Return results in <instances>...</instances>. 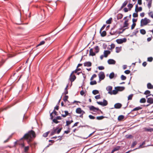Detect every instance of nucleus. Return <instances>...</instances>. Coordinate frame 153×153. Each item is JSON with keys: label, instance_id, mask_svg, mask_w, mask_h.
<instances>
[{"label": "nucleus", "instance_id": "bb28decb", "mask_svg": "<svg viewBox=\"0 0 153 153\" xmlns=\"http://www.w3.org/2000/svg\"><path fill=\"white\" fill-rule=\"evenodd\" d=\"M139 31L137 30V29H136L132 33V35L131 36H132L134 35H136V34Z\"/></svg>", "mask_w": 153, "mask_h": 153}, {"label": "nucleus", "instance_id": "774afa93", "mask_svg": "<svg viewBox=\"0 0 153 153\" xmlns=\"http://www.w3.org/2000/svg\"><path fill=\"white\" fill-rule=\"evenodd\" d=\"M66 125H65V126H69L71 123H70V121L67 120L66 121Z\"/></svg>", "mask_w": 153, "mask_h": 153}, {"label": "nucleus", "instance_id": "a211bd4d", "mask_svg": "<svg viewBox=\"0 0 153 153\" xmlns=\"http://www.w3.org/2000/svg\"><path fill=\"white\" fill-rule=\"evenodd\" d=\"M95 55V53L94 52L93 49L91 48L89 51V55L92 56H94Z\"/></svg>", "mask_w": 153, "mask_h": 153}, {"label": "nucleus", "instance_id": "052dcab7", "mask_svg": "<svg viewBox=\"0 0 153 153\" xmlns=\"http://www.w3.org/2000/svg\"><path fill=\"white\" fill-rule=\"evenodd\" d=\"M133 94H131L129 95L128 97V100H131L132 99V98L133 96Z\"/></svg>", "mask_w": 153, "mask_h": 153}, {"label": "nucleus", "instance_id": "13d9d810", "mask_svg": "<svg viewBox=\"0 0 153 153\" xmlns=\"http://www.w3.org/2000/svg\"><path fill=\"white\" fill-rule=\"evenodd\" d=\"M136 25V24L135 23H133V24L131 26V29L132 30L134 29Z\"/></svg>", "mask_w": 153, "mask_h": 153}, {"label": "nucleus", "instance_id": "aec40b11", "mask_svg": "<svg viewBox=\"0 0 153 153\" xmlns=\"http://www.w3.org/2000/svg\"><path fill=\"white\" fill-rule=\"evenodd\" d=\"M82 110L80 108H77L76 111V113L77 114H80L82 113Z\"/></svg>", "mask_w": 153, "mask_h": 153}, {"label": "nucleus", "instance_id": "473e14b6", "mask_svg": "<svg viewBox=\"0 0 153 153\" xmlns=\"http://www.w3.org/2000/svg\"><path fill=\"white\" fill-rule=\"evenodd\" d=\"M114 76V72H112L110 73L109 76V77L110 79L113 78Z\"/></svg>", "mask_w": 153, "mask_h": 153}, {"label": "nucleus", "instance_id": "79ce46f5", "mask_svg": "<svg viewBox=\"0 0 153 153\" xmlns=\"http://www.w3.org/2000/svg\"><path fill=\"white\" fill-rule=\"evenodd\" d=\"M99 93V91L98 90H94L92 91V93L94 95H96L97 94H98Z\"/></svg>", "mask_w": 153, "mask_h": 153}, {"label": "nucleus", "instance_id": "5fc2aeb1", "mask_svg": "<svg viewBox=\"0 0 153 153\" xmlns=\"http://www.w3.org/2000/svg\"><path fill=\"white\" fill-rule=\"evenodd\" d=\"M150 91L147 90L145 92L144 94L145 95L148 94V95H149L150 94Z\"/></svg>", "mask_w": 153, "mask_h": 153}, {"label": "nucleus", "instance_id": "9b49d317", "mask_svg": "<svg viewBox=\"0 0 153 153\" xmlns=\"http://www.w3.org/2000/svg\"><path fill=\"white\" fill-rule=\"evenodd\" d=\"M111 53V52L108 50H105L104 52V56L105 57H107Z\"/></svg>", "mask_w": 153, "mask_h": 153}, {"label": "nucleus", "instance_id": "a878e982", "mask_svg": "<svg viewBox=\"0 0 153 153\" xmlns=\"http://www.w3.org/2000/svg\"><path fill=\"white\" fill-rule=\"evenodd\" d=\"M114 29V28H111V32H110V34L111 35H114L116 33H117V31H113V32H112V30Z\"/></svg>", "mask_w": 153, "mask_h": 153}, {"label": "nucleus", "instance_id": "f03ea898", "mask_svg": "<svg viewBox=\"0 0 153 153\" xmlns=\"http://www.w3.org/2000/svg\"><path fill=\"white\" fill-rule=\"evenodd\" d=\"M150 20L146 18H145L144 19H142L140 22V26L142 27L146 25L147 24L150 23Z\"/></svg>", "mask_w": 153, "mask_h": 153}, {"label": "nucleus", "instance_id": "de8ad7c7", "mask_svg": "<svg viewBox=\"0 0 153 153\" xmlns=\"http://www.w3.org/2000/svg\"><path fill=\"white\" fill-rule=\"evenodd\" d=\"M137 144V142L135 141H134L132 145L131 146V147L132 148L134 147Z\"/></svg>", "mask_w": 153, "mask_h": 153}, {"label": "nucleus", "instance_id": "f704fd0d", "mask_svg": "<svg viewBox=\"0 0 153 153\" xmlns=\"http://www.w3.org/2000/svg\"><path fill=\"white\" fill-rule=\"evenodd\" d=\"M152 0H150V1H149V2L148 4L147 5L148 8L150 9V8L151 7V4L152 3Z\"/></svg>", "mask_w": 153, "mask_h": 153}, {"label": "nucleus", "instance_id": "393cba45", "mask_svg": "<svg viewBox=\"0 0 153 153\" xmlns=\"http://www.w3.org/2000/svg\"><path fill=\"white\" fill-rule=\"evenodd\" d=\"M94 50L95 51V53H97L99 52L100 50L99 47L98 46H96L94 48Z\"/></svg>", "mask_w": 153, "mask_h": 153}, {"label": "nucleus", "instance_id": "6ab92c4d", "mask_svg": "<svg viewBox=\"0 0 153 153\" xmlns=\"http://www.w3.org/2000/svg\"><path fill=\"white\" fill-rule=\"evenodd\" d=\"M100 33L102 37H104L106 35V32L105 31H103L102 32H101V31L100 32Z\"/></svg>", "mask_w": 153, "mask_h": 153}, {"label": "nucleus", "instance_id": "8fccbe9b", "mask_svg": "<svg viewBox=\"0 0 153 153\" xmlns=\"http://www.w3.org/2000/svg\"><path fill=\"white\" fill-rule=\"evenodd\" d=\"M49 132V131H48L47 132H46L44 133L43 134V136L45 137H47L48 136Z\"/></svg>", "mask_w": 153, "mask_h": 153}, {"label": "nucleus", "instance_id": "0eeeda50", "mask_svg": "<svg viewBox=\"0 0 153 153\" xmlns=\"http://www.w3.org/2000/svg\"><path fill=\"white\" fill-rule=\"evenodd\" d=\"M118 92L117 89V88H116V87L115 88V90H113L112 91H109L108 92V94H111L112 95L114 94L115 95L117 94Z\"/></svg>", "mask_w": 153, "mask_h": 153}, {"label": "nucleus", "instance_id": "b1692460", "mask_svg": "<svg viewBox=\"0 0 153 153\" xmlns=\"http://www.w3.org/2000/svg\"><path fill=\"white\" fill-rule=\"evenodd\" d=\"M143 146V145H142V144H141L139 146V147L138 148H136L134 149L133 150H135L136 149H139V148H143V147H146L149 146H153V145H147V146Z\"/></svg>", "mask_w": 153, "mask_h": 153}, {"label": "nucleus", "instance_id": "cd10ccee", "mask_svg": "<svg viewBox=\"0 0 153 153\" xmlns=\"http://www.w3.org/2000/svg\"><path fill=\"white\" fill-rule=\"evenodd\" d=\"M81 70V69L80 68H78L76 67V69L74 71H73L72 72V74H73L74 73H76L78 71Z\"/></svg>", "mask_w": 153, "mask_h": 153}, {"label": "nucleus", "instance_id": "c756f323", "mask_svg": "<svg viewBox=\"0 0 153 153\" xmlns=\"http://www.w3.org/2000/svg\"><path fill=\"white\" fill-rule=\"evenodd\" d=\"M102 103H103V106H105L107 105L108 104L107 101L105 99L103 100V102H102Z\"/></svg>", "mask_w": 153, "mask_h": 153}, {"label": "nucleus", "instance_id": "7c9ffc66", "mask_svg": "<svg viewBox=\"0 0 153 153\" xmlns=\"http://www.w3.org/2000/svg\"><path fill=\"white\" fill-rule=\"evenodd\" d=\"M112 89V87L111 86H109L106 87V89L108 91H111Z\"/></svg>", "mask_w": 153, "mask_h": 153}, {"label": "nucleus", "instance_id": "bf43d9fd", "mask_svg": "<svg viewBox=\"0 0 153 153\" xmlns=\"http://www.w3.org/2000/svg\"><path fill=\"white\" fill-rule=\"evenodd\" d=\"M97 77V75L96 74H94L91 77V79H90V80L92 81L94 79V78H95Z\"/></svg>", "mask_w": 153, "mask_h": 153}, {"label": "nucleus", "instance_id": "69168bd1", "mask_svg": "<svg viewBox=\"0 0 153 153\" xmlns=\"http://www.w3.org/2000/svg\"><path fill=\"white\" fill-rule=\"evenodd\" d=\"M115 47V45L114 44L112 43L111 45V49H112L114 48Z\"/></svg>", "mask_w": 153, "mask_h": 153}, {"label": "nucleus", "instance_id": "6e6552de", "mask_svg": "<svg viewBox=\"0 0 153 153\" xmlns=\"http://www.w3.org/2000/svg\"><path fill=\"white\" fill-rule=\"evenodd\" d=\"M122 106V105L119 103H117L115 104L114 105V107L112 108L111 109L115 108L116 109H119Z\"/></svg>", "mask_w": 153, "mask_h": 153}, {"label": "nucleus", "instance_id": "a19ab883", "mask_svg": "<svg viewBox=\"0 0 153 153\" xmlns=\"http://www.w3.org/2000/svg\"><path fill=\"white\" fill-rule=\"evenodd\" d=\"M97 83V82L96 80H94L93 81H91L90 82V84L91 85H96Z\"/></svg>", "mask_w": 153, "mask_h": 153}, {"label": "nucleus", "instance_id": "5701e85b", "mask_svg": "<svg viewBox=\"0 0 153 153\" xmlns=\"http://www.w3.org/2000/svg\"><path fill=\"white\" fill-rule=\"evenodd\" d=\"M123 17V15L121 13H119L117 16V19L118 20L121 19Z\"/></svg>", "mask_w": 153, "mask_h": 153}, {"label": "nucleus", "instance_id": "603ef678", "mask_svg": "<svg viewBox=\"0 0 153 153\" xmlns=\"http://www.w3.org/2000/svg\"><path fill=\"white\" fill-rule=\"evenodd\" d=\"M116 53H118L120 52V51H121L120 48V47H116Z\"/></svg>", "mask_w": 153, "mask_h": 153}, {"label": "nucleus", "instance_id": "2f4dec72", "mask_svg": "<svg viewBox=\"0 0 153 153\" xmlns=\"http://www.w3.org/2000/svg\"><path fill=\"white\" fill-rule=\"evenodd\" d=\"M29 148V146H25L24 147V152L25 153H27L28 152V151Z\"/></svg>", "mask_w": 153, "mask_h": 153}, {"label": "nucleus", "instance_id": "c9c22d12", "mask_svg": "<svg viewBox=\"0 0 153 153\" xmlns=\"http://www.w3.org/2000/svg\"><path fill=\"white\" fill-rule=\"evenodd\" d=\"M145 130L146 131H149L150 132H152L153 131V129L152 128H145Z\"/></svg>", "mask_w": 153, "mask_h": 153}, {"label": "nucleus", "instance_id": "ea45409f", "mask_svg": "<svg viewBox=\"0 0 153 153\" xmlns=\"http://www.w3.org/2000/svg\"><path fill=\"white\" fill-rule=\"evenodd\" d=\"M127 6L128 7L129 10H130L131 8L133 7V5L132 4L129 3L128 5Z\"/></svg>", "mask_w": 153, "mask_h": 153}, {"label": "nucleus", "instance_id": "0e129e2a", "mask_svg": "<svg viewBox=\"0 0 153 153\" xmlns=\"http://www.w3.org/2000/svg\"><path fill=\"white\" fill-rule=\"evenodd\" d=\"M138 16V15L137 13H134L133 14V16L134 18L137 17Z\"/></svg>", "mask_w": 153, "mask_h": 153}, {"label": "nucleus", "instance_id": "39448f33", "mask_svg": "<svg viewBox=\"0 0 153 153\" xmlns=\"http://www.w3.org/2000/svg\"><path fill=\"white\" fill-rule=\"evenodd\" d=\"M116 42L118 44H121L126 41V39L125 38L118 39L116 40Z\"/></svg>", "mask_w": 153, "mask_h": 153}, {"label": "nucleus", "instance_id": "58836bf2", "mask_svg": "<svg viewBox=\"0 0 153 153\" xmlns=\"http://www.w3.org/2000/svg\"><path fill=\"white\" fill-rule=\"evenodd\" d=\"M57 120L56 118H54L52 119L53 122L54 123L56 124L58 123H59L60 122L59 121L57 120Z\"/></svg>", "mask_w": 153, "mask_h": 153}, {"label": "nucleus", "instance_id": "9d476101", "mask_svg": "<svg viewBox=\"0 0 153 153\" xmlns=\"http://www.w3.org/2000/svg\"><path fill=\"white\" fill-rule=\"evenodd\" d=\"M142 108L140 106L136 107L135 108H134L133 110H132L131 111V112H130L129 114H132V112L134 111H138V110H141V109H142Z\"/></svg>", "mask_w": 153, "mask_h": 153}, {"label": "nucleus", "instance_id": "dca6fc26", "mask_svg": "<svg viewBox=\"0 0 153 153\" xmlns=\"http://www.w3.org/2000/svg\"><path fill=\"white\" fill-rule=\"evenodd\" d=\"M91 63L90 62H87L84 63V65L85 66L90 67L91 66Z\"/></svg>", "mask_w": 153, "mask_h": 153}, {"label": "nucleus", "instance_id": "72a5a7b5", "mask_svg": "<svg viewBox=\"0 0 153 153\" xmlns=\"http://www.w3.org/2000/svg\"><path fill=\"white\" fill-rule=\"evenodd\" d=\"M128 3V1L127 0H126L124 3L123 4L122 6V7H125L127 4Z\"/></svg>", "mask_w": 153, "mask_h": 153}, {"label": "nucleus", "instance_id": "a18cd8bd", "mask_svg": "<svg viewBox=\"0 0 153 153\" xmlns=\"http://www.w3.org/2000/svg\"><path fill=\"white\" fill-rule=\"evenodd\" d=\"M45 42L43 40V41H41L39 43V44H38L36 46V47H38L40 45H44L45 43Z\"/></svg>", "mask_w": 153, "mask_h": 153}, {"label": "nucleus", "instance_id": "49530a36", "mask_svg": "<svg viewBox=\"0 0 153 153\" xmlns=\"http://www.w3.org/2000/svg\"><path fill=\"white\" fill-rule=\"evenodd\" d=\"M68 87V85H67L65 89V90H64V93L65 95L68 94V91L67 90V88Z\"/></svg>", "mask_w": 153, "mask_h": 153}, {"label": "nucleus", "instance_id": "4c0bfd02", "mask_svg": "<svg viewBox=\"0 0 153 153\" xmlns=\"http://www.w3.org/2000/svg\"><path fill=\"white\" fill-rule=\"evenodd\" d=\"M140 33L143 34V35H144L146 34V31L144 29H142L140 30Z\"/></svg>", "mask_w": 153, "mask_h": 153}, {"label": "nucleus", "instance_id": "c03bdc74", "mask_svg": "<svg viewBox=\"0 0 153 153\" xmlns=\"http://www.w3.org/2000/svg\"><path fill=\"white\" fill-rule=\"evenodd\" d=\"M5 61L3 59L0 62V68L5 63Z\"/></svg>", "mask_w": 153, "mask_h": 153}, {"label": "nucleus", "instance_id": "f3484780", "mask_svg": "<svg viewBox=\"0 0 153 153\" xmlns=\"http://www.w3.org/2000/svg\"><path fill=\"white\" fill-rule=\"evenodd\" d=\"M147 102L150 104L153 103V98L152 97L148 98L147 99Z\"/></svg>", "mask_w": 153, "mask_h": 153}, {"label": "nucleus", "instance_id": "7ed1b4c3", "mask_svg": "<svg viewBox=\"0 0 153 153\" xmlns=\"http://www.w3.org/2000/svg\"><path fill=\"white\" fill-rule=\"evenodd\" d=\"M98 76L99 78V82L101 80H103L105 78V75L104 72L101 71L98 74Z\"/></svg>", "mask_w": 153, "mask_h": 153}, {"label": "nucleus", "instance_id": "f8f14e48", "mask_svg": "<svg viewBox=\"0 0 153 153\" xmlns=\"http://www.w3.org/2000/svg\"><path fill=\"white\" fill-rule=\"evenodd\" d=\"M128 19H127L125 21L123 24V27L125 28V27H128V26L129 25V24L128 23Z\"/></svg>", "mask_w": 153, "mask_h": 153}, {"label": "nucleus", "instance_id": "3c124183", "mask_svg": "<svg viewBox=\"0 0 153 153\" xmlns=\"http://www.w3.org/2000/svg\"><path fill=\"white\" fill-rule=\"evenodd\" d=\"M68 96L67 95H65L64 97L63 100L65 102L68 101Z\"/></svg>", "mask_w": 153, "mask_h": 153}, {"label": "nucleus", "instance_id": "4be33fe9", "mask_svg": "<svg viewBox=\"0 0 153 153\" xmlns=\"http://www.w3.org/2000/svg\"><path fill=\"white\" fill-rule=\"evenodd\" d=\"M147 87L148 89H153V85H152L150 83H148L147 84Z\"/></svg>", "mask_w": 153, "mask_h": 153}, {"label": "nucleus", "instance_id": "4d7b16f0", "mask_svg": "<svg viewBox=\"0 0 153 153\" xmlns=\"http://www.w3.org/2000/svg\"><path fill=\"white\" fill-rule=\"evenodd\" d=\"M126 138H131L133 137L131 134L126 135Z\"/></svg>", "mask_w": 153, "mask_h": 153}, {"label": "nucleus", "instance_id": "412c9836", "mask_svg": "<svg viewBox=\"0 0 153 153\" xmlns=\"http://www.w3.org/2000/svg\"><path fill=\"white\" fill-rule=\"evenodd\" d=\"M64 112L65 113V114H62L61 115L63 117H65L67 116L70 114V113L68 112V111H64Z\"/></svg>", "mask_w": 153, "mask_h": 153}, {"label": "nucleus", "instance_id": "09e8293b", "mask_svg": "<svg viewBox=\"0 0 153 153\" xmlns=\"http://www.w3.org/2000/svg\"><path fill=\"white\" fill-rule=\"evenodd\" d=\"M146 102V100L145 98H141L140 100V102L141 103H143L145 102Z\"/></svg>", "mask_w": 153, "mask_h": 153}, {"label": "nucleus", "instance_id": "c85d7f7f", "mask_svg": "<svg viewBox=\"0 0 153 153\" xmlns=\"http://www.w3.org/2000/svg\"><path fill=\"white\" fill-rule=\"evenodd\" d=\"M124 116L123 115L119 116L118 118V120L119 121H121L124 118Z\"/></svg>", "mask_w": 153, "mask_h": 153}, {"label": "nucleus", "instance_id": "20e7f679", "mask_svg": "<svg viewBox=\"0 0 153 153\" xmlns=\"http://www.w3.org/2000/svg\"><path fill=\"white\" fill-rule=\"evenodd\" d=\"M76 77L75 75H73L72 74V73L71 74V75L70 76L69 78V79L71 81V85H72V82H74L75 80L76 79Z\"/></svg>", "mask_w": 153, "mask_h": 153}, {"label": "nucleus", "instance_id": "6e6d98bb", "mask_svg": "<svg viewBox=\"0 0 153 153\" xmlns=\"http://www.w3.org/2000/svg\"><path fill=\"white\" fill-rule=\"evenodd\" d=\"M153 60V58L152 57H150L148 58L147 59V61L149 62H151Z\"/></svg>", "mask_w": 153, "mask_h": 153}, {"label": "nucleus", "instance_id": "338daca9", "mask_svg": "<svg viewBox=\"0 0 153 153\" xmlns=\"http://www.w3.org/2000/svg\"><path fill=\"white\" fill-rule=\"evenodd\" d=\"M98 69L100 70H103L104 69V67L103 66H100L98 67Z\"/></svg>", "mask_w": 153, "mask_h": 153}, {"label": "nucleus", "instance_id": "1a4fd4ad", "mask_svg": "<svg viewBox=\"0 0 153 153\" xmlns=\"http://www.w3.org/2000/svg\"><path fill=\"white\" fill-rule=\"evenodd\" d=\"M108 62L109 64H115L116 63V61L113 59H110L108 60Z\"/></svg>", "mask_w": 153, "mask_h": 153}, {"label": "nucleus", "instance_id": "680f3d73", "mask_svg": "<svg viewBox=\"0 0 153 153\" xmlns=\"http://www.w3.org/2000/svg\"><path fill=\"white\" fill-rule=\"evenodd\" d=\"M149 15L153 19V13L152 12H151L149 13Z\"/></svg>", "mask_w": 153, "mask_h": 153}, {"label": "nucleus", "instance_id": "e433bc0d", "mask_svg": "<svg viewBox=\"0 0 153 153\" xmlns=\"http://www.w3.org/2000/svg\"><path fill=\"white\" fill-rule=\"evenodd\" d=\"M112 20V18H110L108 19L107 20L106 22V23L108 24H110L111 23V21Z\"/></svg>", "mask_w": 153, "mask_h": 153}, {"label": "nucleus", "instance_id": "4468645a", "mask_svg": "<svg viewBox=\"0 0 153 153\" xmlns=\"http://www.w3.org/2000/svg\"><path fill=\"white\" fill-rule=\"evenodd\" d=\"M116 88H117V89L118 91H123L125 89V87L123 86H117L116 87Z\"/></svg>", "mask_w": 153, "mask_h": 153}, {"label": "nucleus", "instance_id": "864d4df0", "mask_svg": "<svg viewBox=\"0 0 153 153\" xmlns=\"http://www.w3.org/2000/svg\"><path fill=\"white\" fill-rule=\"evenodd\" d=\"M121 79L122 80H124L126 79V77L124 75H122L121 76Z\"/></svg>", "mask_w": 153, "mask_h": 153}, {"label": "nucleus", "instance_id": "f257e3e1", "mask_svg": "<svg viewBox=\"0 0 153 153\" xmlns=\"http://www.w3.org/2000/svg\"><path fill=\"white\" fill-rule=\"evenodd\" d=\"M36 137L35 132L33 130H31L28 131L27 133L21 139L22 140L24 139L29 140L30 141L31 139L33 137Z\"/></svg>", "mask_w": 153, "mask_h": 153}, {"label": "nucleus", "instance_id": "e2e57ef3", "mask_svg": "<svg viewBox=\"0 0 153 153\" xmlns=\"http://www.w3.org/2000/svg\"><path fill=\"white\" fill-rule=\"evenodd\" d=\"M62 129V128L61 127V128H60L59 129H58L57 130V131H56V133L57 134H59L60 132H61Z\"/></svg>", "mask_w": 153, "mask_h": 153}, {"label": "nucleus", "instance_id": "423d86ee", "mask_svg": "<svg viewBox=\"0 0 153 153\" xmlns=\"http://www.w3.org/2000/svg\"><path fill=\"white\" fill-rule=\"evenodd\" d=\"M89 109L90 111H92L94 112H97L100 110L97 108H96L93 106L91 105L89 107Z\"/></svg>", "mask_w": 153, "mask_h": 153}, {"label": "nucleus", "instance_id": "37998d69", "mask_svg": "<svg viewBox=\"0 0 153 153\" xmlns=\"http://www.w3.org/2000/svg\"><path fill=\"white\" fill-rule=\"evenodd\" d=\"M105 117H104L103 116H100L97 117H96V119L98 120H101L102 119Z\"/></svg>", "mask_w": 153, "mask_h": 153}, {"label": "nucleus", "instance_id": "2eb2a0df", "mask_svg": "<svg viewBox=\"0 0 153 153\" xmlns=\"http://www.w3.org/2000/svg\"><path fill=\"white\" fill-rule=\"evenodd\" d=\"M120 148V146H117L116 147H114L113 150H112L111 153H113L115 151H118L119 150Z\"/></svg>", "mask_w": 153, "mask_h": 153}, {"label": "nucleus", "instance_id": "ddd939ff", "mask_svg": "<svg viewBox=\"0 0 153 153\" xmlns=\"http://www.w3.org/2000/svg\"><path fill=\"white\" fill-rule=\"evenodd\" d=\"M59 127H56V128H53V130L52 131L51 133V135L52 136L54 135V134L56 133V131L58 129Z\"/></svg>", "mask_w": 153, "mask_h": 153}]
</instances>
